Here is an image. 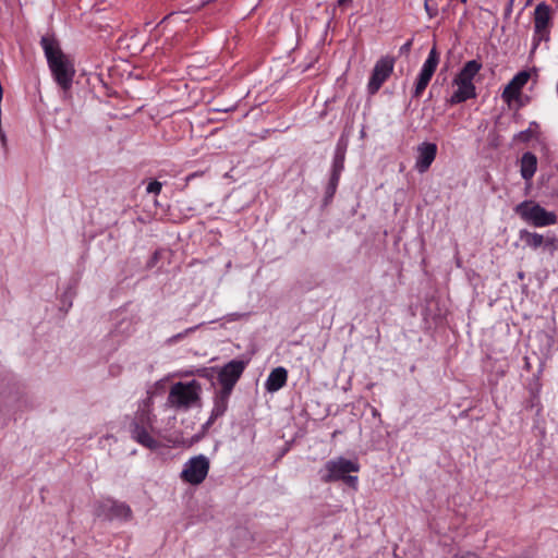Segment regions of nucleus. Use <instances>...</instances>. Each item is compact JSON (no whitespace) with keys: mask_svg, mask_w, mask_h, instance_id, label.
Segmentation results:
<instances>
[{"mask_svg":"<svg viewBox=\"0 0 558 558\" xmlns=\"http://www.w3.org/2000/svg\"><path fill=\"white\" fill-rule=\"evenodd\" d=\"M518 137H519L521 141H523V142H527V141H530V140H531V137H532V131H531V129H527V130H524V131L520 132V133L518 134Z\"/></svg>","mask_w":558,"mask_h":558,"instance_id":"nucleus-28","label":"nucleus"},{"mask_svg":"<svg viewBox=\"0 0 558 558\" xmlns=\"http://www.w3.org/2000/svg\"><path fill=\"white\" fill-rule=\"evenodd\" d=\"M156 415L148 407H140L131 418L129 433L131 438L141 446L156 450L159 441L154 437Z\"/></svg>","mask_w":558,"mask_h":558,"instance_id":"nucleus-2","label":"nucleus"},{"mask_svg":"<svg viewBox=\"0 0 558 558\" xmlns=\"http://www.w3.org/2000/svg\"><path fill=\"white\" fill-rule=\"evenodd\" d=\"M40 46L54 82L63 92H69L72 88L76 73L73 60L61 50L58 40L53 36H43Z\"/></svg>","mask_w":558,"mask_h":558,"instance_id":"nucleus-1","label":"nucleus"},{"mask_svg":"<svg viewBox=\"0 0 558 558\" xmlns=\"http://www.w3.org/2000/svg\"><path fill=\"white\" fill-rule=\"evenodd\" d=\"M340 177L341 175H339V174L330 173L328 183L325 189V197H324L325 205L330 203L331 199L333 198L337 187H338V184H339V181H340Z\"/></svg>","mask_w":558,"mask_h":558,"instance_id":"nucleus-20","label":"nucleus"},{"mask_svg":"<svg viewBox=\"0 0 558 558\" xmlns=\"http://www.w3.org/2000/svg\"><path fill=\"white\" fill-rule=\"evenodd\" d=\"M545 238V242L543 243V247L545 250H549L551 253L558 250V238L554 234H547Z\"/></svg>","mask_w":558,"mask_h":558,"instance_id":"nucleus-22","label":"nucleus"},{"mask_svg":"<svg viewBox=\"0 0 558 558\" xmlns=\"http://www.w3.org/2000/svg\"><path fill=\"white\" fill-rule=\"evenodd\" d=\"M439 63V53L434 46L427 56V59L423 63V66L417 75L415 86L412 93L413 98H420L423 94V92L426 89L427 85L429 84L437 65Z\"/></svg>","mask_w":558,"mask_h":558,"instance_id":"nucleus-10","label":"nucleus"},{"mask_svg":"<svg viewBox=\"0 0 558 558\" xmlns=\"http://www.w3.org/2000/svg\"><path fill=\"white\" fill-rule=\"evenodd\" d=\"M539 405V399L536 395H533L531 401H530V404L529 407L530 408H534V407H538Z\"/></svg>","mask_w":558,"mask_h":558,"instance_id":"nucleus-31","label":"nucleus"},{"mask_svg":"<svg viewBox=\"0 0 558 558\" xmlns=\"http://www.w3.org/2000/svg\"><path fill=\"white\" fill-rule=\"evenodd\" d=\"M462 3H466L468 0H460Z\"/></svg>","mask_w":558,"mask_h":558,"instance_id":"nucleus-34","label":"nucleus"},{"mask_svg":"<svg viewBox=\"0 0 558 558\" xmlns=\"http://www.w3.org/2000/svg\"><path fill=\"white\" fill-rule=\"evenodd\" d=\"M513 210L523 221L537 228L557 223V215L534 201H523Z\"/></svg>","mask_w":558,"mask_h":558,"instance_id":"nucleus-5","label":"nucleus"},{"mask_svg":"<svg viewBox=\"0 0 558 558\" xmlns=\"http://www.w3.org/2000/svg\"><path fill=\"white\" fill-rule=\"evenodd\" d=\"M232 392L228 390L217 389L213 396V409L210 413L213 418L222 417L229 408V401Z\"/></svg>","mask_w":558,"mask_h":558,"instance_id":"nucleus-14","label":"nucleus"},{"mask_svg":"<svg viewBox=\"0 0 558 558\" xmlns=\"http://www.w3.org/2000/svg\"><path fill=\"white\" fill-rule=\"evenodd\" d=\"M198 328V326H194V327H190V328H186L184 331L182 332H179L177 335H173L172 337H170L168 339V343L170 344H173V343H177L179 342L180 340H182L184 337H186L187 335L194 332L196 329Z\"/></svg>","mask_w":558,"mask_h":558,"instance_id":"nucleus-23","label":"nucleus"},{"mask_svg":"<svg viewBox=\"0 0 558 558\" xmlns=\"http://www.w3.org/2000/svg\"><path fill=\"white\" fill-rule=\"evenodd\" d=\"M531 74L529 71H520L517 73L511 81L506 85L502 92V99L506 102H511L519 98L522 88L529 82Z\"/></svg>","mask_w":558,"mask_h":558,"instance_id":"nucleus-13","label":"nucleus"},{"mask_svg":"<svg viewBox=\"0 0 558 558\" xmlns=\"http://www.w3.org/2000/svg\"><path fill=\"white\" fill-rule=\"evenodd\" d=\"M158 259H159V252H158V251H156V252L151 255V257L149 258V260L147 262V267H149V268L154 267V266L157 264Z\"/></svg>","mask_w":558,"mask_h":558,"instance_id":"nucleus-29","label":"nucleus"},{"mask_svg":"<svg viewBox=\"0 0 558 558\" xmlns=\"http://www.w3.org/2000/svg\"><path fill=\"white\" fill-rule=\"evenodd\" d=\"M288 379V372L284 367L279 366L274 368L268 375L265 388L268 392H276L286 386Z\"/></svg>","mask_w":558,"mask_h":558,"instance_id":"nucleus-15","label":"nucleus"},{"mask_svg":"<svg viewBox=\"0 0 558 558\" xmlns=\"http://www.w3.org/2000/svg\"><path fill=\"white\" fill-rule=\"evenodd\" d=\"M96 514L98 517H104L109 521H129L132 519V510L128 504L110 498L101 501L98 505L96 509Z\"/></svg>","mask_w":558,"mask_h":558,"instance_id":"nucleus-11","label":"nucleus"},{"mask_svg":"<svg viewBox=\"0 0 558 558\" xmlns=\"http://www.w3.org/2000/svg\"><path fill=\"white\" fill-rule=\"evenodd\" d=\"M248 361L243 360H231L223 366L218 369V383L220 385L219 389L233 391L236 383L241 378L243 372L245 371Z\"/></svg>","mask_w":558,"mask_h":558,"instance_id":"nucleus-8","label":"nucleus"},{"mask_svg":"<svg viewBox=\"0 0 558 558\" xmlns=\"http://www.w3.org/2000/svg\"><path fill=\"white\" fill-rule=\"evenodd\" d=\"M519 238L521 241L524 242V244L532 250H537L538 247L543 246V243L545 242L544 235L531 232L526 229H522L519 232Z\"/></svg>","mask_w":558,"mask_h":558,"instance_id":"nucleus-19","label":"nucleus"},{"mask_svg":"<svg viewBox=\"0 0 558 558\" xmlns=\"http://www.w3.org/2000/svg\"><path fill=\"white\" fill-rule=\"evenodd\" d=\"M482 66V63L477 60H470L464 63L452 80V85L457 86V89L447 100L449 105L454 106L476 98V87L473 80L478 74Z\"/></svg>","mask_w":558,"mask_h":558,"instance_id":"nucleus-3","label":"nucleus"},{"mask_svg":"<svg viewBox=\"0 0 558 558\" xmlns=\"http://www.w3.org/2000/svg\"><path fill=\"white\" fill-rule=\"evenodd\" d=\"M202 385L192 379L190 381L174 383L167 397V405L175 411H189L201 402Z\"/></svg>","mask_w":558,"mask_h":558,"instance_id":"nucleus-4","label":"nucleus"},{"mask_svg":"<svg viewBox=\"0 0 558 558\" xmlns=\"http://www.w3.org/2000/svg\"><path fill=\"white\" fill-rule=\"evenodd\" d=\"M161 187H162V184L159 181L153 180L148 183L146 191H147V193L158 195L161 191Z\"/></svg>","mask_w":558,"mask_h":558,"instance_id":"nucleus-25","label":"nucleus"},{"mask_svg":"<svg viewBox=\"0 0 558 558\" xmlns=\"http://www.w3.org/2000/svg\"><path fill=\"white\" fill-rule=\"evenodd\" d=\"M424 8L429 19H433L438 14L437 3L435 0H425Z\"/></svg>","mask_w":558,"mask_h":558,"instance_id":"nucleus-24","label":"nucleus"},{"mask_svg":"<svg viewBox=\"0 0 558 558\" xmlns=\"http://www.w3.org/2000/svg\"><path fill=\"white\" fill-rule=\"evenodd\" d=\"M341 481H343L348 486L356 489V486H357V476L355 475H351L350 473L347 474L344 476V478H342Z\"/></svg>","mask_w":558,"mask_h":558,"instance_id":"nucleus-27","label":"nucleus"},{"mask_svg":"<svg viewBox=\"0 0 558 558\" xmlns=\"http://www.w3.org/2000/svg\"><path fill=\"white\" fill-rule=\"evenodd\" d=\"M352 3V0H338V5L344 7Z\"/></svg>","mask_w":558,"mask_h":558,"instance_id":"nucleus-32","label":"nucleus"},{"mask_svg":"<svg viewBox=\"0 0 558 558\" xmlns=\"http://www.w3.org/2000/svg\"><path fill=\"white\" fill-rule=\"evenodd\" d=\"M198 374H199V376H202V377L209 378V374H208V371H207V369H203V371H201Z\"/></svg>","mask_w":558,"mask_h":558,"instance_id":"nucleus-33","label":"nucleus"},{"mask_svg":"<svg viewBox=\"0 0 558 558\" xmlns=\"http://www.w3.org/2000/svg\"><path fill=\"white\" fill-rule=\"evenodd\" d=\"M416 151L415 169L420 173H424L429 169L436 158L437 145L435 143L423 142L417 146Z\"/></svg>","mask_w":558,"mask_h":558,"instance_id":"nucleus-12","label":"nucleus"},{"mask_svg":"<svg viewBox=\"0 0 558 558\" xmlns=\"http://www.w3.org/2000/svg\"><path fill=\"white\" fill-rule=\"evenodd\" d=\"M395 62V58L390 56L381 57L376 61L367 84V92L369 95H375L383 84L389 78L393 72Z\"/></svg>","mask_w":558,"mask_h":558,"instance_id":"nucleus-9","label":"nucleus"},{"mask_svg":"<svg viewBox=\"0 0 558 558\" xmlns=\"http://www.w3.org/2000/svg\"><path fill=\"white\" fill-rule=\"evenodd\" d=\"M345 151H347V143L339 141L337 143V146L335 149V155H333V159H332L330 173L341 175V173L344 169Z\"/></svg>","mask_w":558,"mask_h":558,"instance_id":"nucleus-18","label":"nucleus"},{"mask_svg":"<svg viewBox=\"0 0 558 558\" xmlns=\"http://www.w3.org/2000/svg\"><path fill=\"white\" fill-rule=\"evenodd\" d=\"M209 471V460L204 454H198L185 462L181 472V478L192 485L204 482Z\"/></svg>","mask_w":558,"mask_h":558,"instance_id":"nucleus-7","label":"nucleus"},{"mask_svg":"<svg viewBox=\"0 0 558 558\" xmlns=\"http://www.w3.org/2000/svg\"><path fill=\"white\" fill-rule=\"evenodd\" d=\"M359 470L360 464L356 461L339 457L326 462L322 481L324 483L341 481L347 474L359 472Z\"/></svg>","mask_w":558,"mask_h":558,"instance_id":"nucleus-6","label":"nucleus"},{"mask_svg":"<svg viewBox=\"0 0 558 558\" xmlns=\"http://www.w3.org/2000/svg\"><path fill=\"white\" fill-rule=\"evenodd\" d=\"M537 170V157L532 151H525L520 159L521 177L530 182Z\"/></svg>","mask_w":558,"mask_h":558,"instance_id":"nucleus-16","label":"nucleus"},{"mask_svg":"<svg viewBox=\"0 0 558 558\" xmlns=\"http://www.w3.org/2000/svg\"><path fill=\"white\" fill-rule=\"evenodd\" d=\"M549 28H544L541 31H537L534 28V35H533V50L536 49V47L539 45L541 41H548L549 40Z\"/></svg>","mask_w":558,"mask_h":558,"instance_id":"nucleus-21","label":"nucleus"},{"mask_svg":"<svg viewBox=\"0 0 558 558\" xmlns=\"http://www.w3.org/2000/svg\"><path fill=\"white\" fill-rule=\"evenodd\" d=\"M413 38L408 39L400 48H399V54L400 56H408L412 49L413 45Z\"/></svg>","mask_w":558,"mask_h":558,"instance_id":"nucleus-26","label":"nucleus"},{"mask_svg":"<svg viewBox=\"0 0 558 558\" xmlns=\"http://www.w3.org/2000/svg\"><path fill=\"white\" fill-rule=\"evenodd\" d=\"M551 20V8L546 2H541L534 11V27L537 31L549 28Z\"/></svg>","mask_w":558,"mask_h":558,"instance_id":"nucleus-17","label":"nucleus"},{"mask_svg":"<svg viewBox=\"0 0 558 558\" xmlns=\"http://www.w3.org/2000/svg\"><path fill=\"white\" fill-rule=\"evenodd\" d=\"M218 418H213V414L210 413L208 420L203 425V429H208Z\"/></svg>","mask_w":558,"mask_h":558,"instance_id":"nucleus-30","label":"nucleus"}]
</instances>
